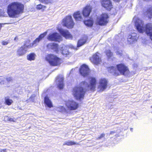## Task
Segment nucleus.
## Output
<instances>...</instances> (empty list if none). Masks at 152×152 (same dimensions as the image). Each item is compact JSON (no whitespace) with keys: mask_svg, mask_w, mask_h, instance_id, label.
<instances>
[{"mask_svg":"<svg viewBox=\"0 0 152 152\" xmlns=\"http://www.w3.org/2000/svg\"><path fill=\"white\" fill-rule=\"evenodd\" d=\"M89 85L85 81H83L79 83V86L74 87L72 90V94L77 100H80L84 98L86 91L89 90L95 91L97 83L96 78L94 77L89 78Z\"/></svg>","mask_w":152,"mask_h":152,"instance_id":"f257e3e1","label":"nucleus"},{"mask_svg":"<svg viewBox=\"0 0 152 152\" xmlns=\"http://www.w3.org/2000/svg\"><path fill=\"white\" fill-rule=\"evenodd\" d=\"M24 5L21 2L18 1L12 2L7 6V12L11 18H16L24 12Z\"/></svg>","mask_w":152,"mask_h":152,"instance_id":"f03ea898","label":"nucleus"},{"mask_svg":"<svg viewBox=\"0 0 152 152\" xmlns=\"http://www.w3.org/2000/svg\"><path fill=\"white\" fill-rule=\"evenodd\" d=\"M108 72L115 76L121 75L127 76L130 74L128 67L124 63H120L116 65V67L110 66L107 68Z\"/></svg>","mask_w":152,"mask_h":152,"instance_id":"7ed1b4c3","label":"nucleus"},{"mask_svg":"<svg viewBox=\"0 0 152 152\" xmlns=\"http://www.w3.org/2000/svg\"><path fill=\"white\" fill-rule=\"evenodd\" d=\"M45 59L51 66H59L62 61L61 58L53 54H47L45 57Z\"/></svg>","mask_w":152,"mask_h":152,"instance_id":"20e7f679","label":"nucleus"},{"mask_svg":"<svg viewBox=\"0 0 152 152\" xmlns=\"http://www.w3.org/2000/svg\"><path fill=\"white\" fill-rule=\"evenodd\" d=\"M109 16L107 13H102L99 17L97 18L96 22V24L100 26H105L109 22Z\"/></svg>","mask_w":152,"mask_h":152,"instance_id":"39448f33","label":"nucleus"},{"mask_svg":"<svg viewBox=\"0 0 152 152\" xmlns=\"http://www.w3.org/2000/svg\"><path fill=\"white\" fill-rule=\"evenodd\" d=\"M63 26L68 28H72L74 25V23L71 15L66 16L62 20Z\"/></svg>","mask_w":152,"mask_h":152,"instance_id":"423d86ee","label":"nucleus"},{"mask_svg":"<svg viewBox=\"0 0 152 152\" xmlns=\"http://www.w3.org/2000/svg\"><path fill=\"white\" fill-rule=\"evenodd\" d=\"M79 71L80 75L84 77H87L90 72L88 66L85 64H83L80 66Z\"/></svg>","mask_w":152,"mask_h":152,"instance_id":"0eeeda50","label":"nucleus"},{"mask_svg":"<svg viewBox=\"0 0 152 152\" xmlns=\"http://www.w3.org/2000/svg\"><path fill=\"white\" fill-rule=\"evenodd\" d=\"M65 104L67 109L70 110H75L79 107V104L73 100H68L66 101Z\"/></svg>","mask_w":152,"mask_h":152,"instance_id":"6e6552de","label":"nucleus"},{"mask_svg":"<svg viewBox=\"0 0 152 152\" xmlns=\"http://www.w3.org/2000/svg\"><path fill=\"white\" fill-rule=\"evenodd\" d=\"M30 41L29 40L26 41L23 45L21 46L18 48L17 50V55L18 56H22L26 53L27 50L26 48H30V47H27V46L28 45H26L30 43Z\"/></svg>","mask_w":152,"mask_h":152,"instance_id":"1a4fd4ad","label":"nucleus"},{"mask_svg":"<svg viewBox=\"0 0 152 152\" xmlns=\"http://www.w3.org/2000/svg\"><path fill=\"white\" fill-rule=\"evenodd\" d=\"M100 3L102 7L108 11H110L113 8L111 0H100Z\"/></svg>","mask_w":152,"mask_h":152,"instance_id":"9d476101","label":"nucleus"},{"mask_svg":"<svg viewBox=\"0 0 152 152\" xmlns=\"http://www.w3.org/2000/svg\"><path fill=\"white\" fill-rule=\"evenodd\" d=\"M48 39L50 41L60 42L62 40L61 36L57 33L54 32L50 34Z\"/></svg>","mask_w":152,"mask_h":152,"instance_id":"9b49d317","label":"nucleus"},{"mask_svg":"<svg viewBox=\"0 0 152 152\" xmlns=\"http://www.w3.org/2000/svg\"><path fill=\"white\" fill-rule=\"evenodd\" d=\"M99 54V53L96 52L93 54L90 58V60L92 63L96 65H98L100 64L101 62V59Z\"/></svg>","mask_w":152,"mask_h":152,"instance_id":"f8f14e48","label":"nucleus"},{"mask_svg":"<svg viewBox=\"0 0 152 152\" xmlns=\"http://www.w3.org/2000/svg\"><path fill=\"white\" fill-rule=\"evenodd\" d=\"M107 81L105 78H101L99 81L98 88L101 91H104L107 88Z\"/></svg>","mask_w":152,"mask_h":152,"instance_id":"ddd939ff","label":"nucleus"},{"mask_svg":"<svg viewBox=\"0 0 152 152\" xmlns=\"http://www.w3.org/2000/svg\"><path fill=\"white\" fill-rule=\"evenodd\" d=\"M92 7L90 5H87L83 9L82 11V14L85 18L88 17L91 12Z\"/></svg>","mask_w":152,"mask_h":152,"instance_id":"4468645a","label":"nucleus"},{"mask_svg":"<svg viewBox=\"0 0 152 152\" xmlns=\"http://www.w3.org/2000/svg\"><path fill=\"white\" fill-rule=\"evenodd\" d=\"M47 32L45 31L42 34H41L38 38L36 39L32 43H30L27 46V47H31L34 45L36 44L42 39L47 34Z\"/></svg>","mask_w":152,"mask_h":152,"instance_id":"2eb2a0df","label":"nucleus"},{"mask_svg":"<svg viewBox=\"0 0 152 152\" xmlns=\"http://www.w3.org/2000/svg\"><path fill=\"white\" fill-rule=\"evenodd\" d=\"M58 31L60 34L65 38L71 39H72V35L69 33L68 30L60 28L59 29Z\"/></svg>","mask_w":152,"mask_h":152,"instance_id":"dca6fc26","label":"nucleus"},{"mask_svg":"<svg viewBox=\"0 0 152 152\" xmlns=\"http://www.w3.org/2000/svg\"><path fill=\"white\" fill-rule=\"evenodd\" d=\"M64 78L61 76H58L56 78V81L58 82L57 85L58 87L60 89H63L64 84Z\"/></svg>","mask_w":152,"mask_h":152,"instance_id":"f3484780","label":"nucleus"},{"mask_svg":"<svg viewBox=\"0 0 152 152\" xmlns=\"http://www.w3.org/2000/svg\"><path fill=\"white\" fill-rule=\"evenodd\" d=\"M47 48L48 49L54 50L56 53L58 51V45L57 44L54 43H49L47 45Z\"/></svg>","mask_w":152,"mask_h":152,"instance_id":"a211bd4d","label":"nucleus"},{"mask_svg":"<svg viewBox=\"0 0 152 152\" xmlns=\"http://www.w3.org/2000/svg\"><path fill=\"white\" fill-rule=\"evenodd\" d=\"M73 16L76 21H80L83 19L80 12L79 11L74 12Z\"/></svg>","mask_w":152,"mask_h":152,"instance_id":"6ab92c4d","label":"nucleus"},{"mask_svg":"<svg viewBox=\"0 0 152 152\" xmlns=\"http://www.w3.org/2000/svg\"><path fill=\"white\" fill-rule=\"evenodd\" d=\"M44 103L49 108H51L53 107L51 102L47 96H46L44 98Z\"/></svg>","mask_w":152,"mask_h":152,"instance_id":"aec40b11","label":"nucleus"},{"mask_svg":"<svg viewBox=\"0 0 152 152\" xmlns=\"http://www.w3.org/2000/svg\"><path fill=\"white\" fill-rule=\"evenodd\" d=\"M146 12L147 16L149 19L152 18V7H150L147 8Z\"/></svg>","mask_w":152,"mask_h":152,"instance_id":"412c9836","label":"nucleus"},{"mask_svg":"<svg viewBox=\"0 0 152 152\" xmlns=\"http://www.w3.org/2000/svg\"><path fill=\"white\" fill-rule=\"evenodd\" d=\"M84 24L88 27H92L93 24V20L92 19H88L84 21Z\"/></svg>","mask_w":152,"mask_h":152,"instance_id":"4be33fe9","label":"nucleus"},{"mask_svg":"<svg viewBox=\"0 0 152 152\" xmlns=\"http://www.w3.org/2000/svg\"><path fill=\"white\" fill-rule=\"evenodd\" d=\"M36 55L33 53H31L27 55V59L30 61L34 60L35 58Z\"/></svg>","mask_w":152,"mask_h":152,"instance_id":"5701e85b","label":"nucleus"},{"mask_svg":"<svg viewBox=\"0 0 152 152\" xmlns=\"http://www.w3.org/2000/svg\"><path fill=\"white\" fill-rule=\"evenodd\" d=\"M129 38L131 39V41L132 42H136L138 39V37L137 35L135 33H132L131 35L129 36Z\"/></svg>","mask_w":152,"mask_h":152,"instance_id":"b1692460","label":"nucleus"},{"mask_svg":"<svg viewBox=\"0 0 152 152\" xmlns=\"http://www.w3.org/2000/svg\"><path fill=\"white\" fill-rule=\"evenodd\" d=\"M13 102V101L11 99H10V97L7 96L4 98V104L7 105H11Z\"/></svg>","mask_w":152,"mask_h":152,"instance_id":"393cba45","label":"nucleus"},{"mask_svg":"<svg viewBox=\"0 0 152 152\" xmlns=\"http://www.w3.org/2000/svg\"><path fill=\"white\" fill-rule=\"evenodd\" d=\"M86 42V39L82 38L79 39L77 42V47H78L81 46L85 44Z\"/></svg>","mask_w":152,"mask_h":152,"instance_id":"a878e982","label":"nucleus"},{"mask_svg":"<svg viewBox=\"0 0 152 152\" xmlns=\"http://www.w3.org/2000/svg\"><path fill=\"white\" fill-rule=\"evenodd\" d=\"M47 8L46 6L42 5L41 4H39L37 5L36 7V9L38 10H41L42 12L45 10Z\"/></svg>","mask_w":152,"mask_h":152,"instance_id":"bb28decb","label":"nucleus"},{"mask_svg":"<svg viewBox=\"0 0 152 152\" xmlns=\"http://www.w3.org/2000/svg\"><path fill=\"white\" fill-rule=\"evenodd\" d=\"M105 53L108 58H110L113 56V53L110 50H106L105 51Z\"/></svg>","mask_w":152,"mask_h":152,"instance_id":"cd10ccee","label":"nucleus"},{"mask_svg":"<svg viewBox=\"0 0 152 152\" xmlns=\"http://www.w3.org/2000/svg\"><path fill=\"white\" fill-rule=\"evenodd\" d=\"M78 143L72 141H68L65 142L63 144L64 145H66L67 146H71L75 145H78Z\"/></svg>","mask_w":152,"mask_h":152,"instance_id":"c85d7f7f","label":"nucleus"},{"mask_svg":"<svg viewBox=\"0 0 152 152\" xmlns=\"http://www.w3.org/2000/svg\"><path fill=\"white\" fill-rule=\"evenodd\" d=\"M61 53L63 55L67 56L69 54V52L66 49H63L62 50Z\"/></svg>","mask_w":152,"mask_h":152,"instance_id":"c756f323","label":"nucleus"},{"mask_svg":"<svg viewBox=\"0 0 152 152\" xmlns=\"http://www.w3.org/2000/svg\"><path fill=\"white\" fill-rule=\"evenodd\" d=\"M40 2L45 4H48L51 3L50 0H39Z\"/></svg>","mask_w":152,"mask_h":152,"instance_id":"7c9ffc66","label":"nucleus"},{"mask_svg":"<svg viewBox=\"0 0 152 152\" xmlns=\"http://www.w3.org/2000/svg\"><path fill=\"white\" fill-rule=\"evenodd\" d=\"M58 108L60 110L59 111L60 112H66V109L64 106H60L58 107Z\"/></svg>","mask_w":152,"mask_h":152,"instance_id":"2f4dec72","label":"nucleus"},{"mask_svg":"<svg viewBox=\"0 0 152 152\" xmlns=\"http://www.w3.org/2000/svg\"><path fill=\"white\" fill-rule=\"evenodd\" d=\"M105 136V134L104 133H102L100 136L97 138V139L100 140L102 138L104 137Z\"/></svg>","mask_w":152,"mask_h":152,"instance_id":"473e14b6","label":"nucleus"},{"mask_svg":"<svg viewBox=\"0 0 152 152\" xmlns=\"http://www.w3.org/2000/svg\"><path fill=\"white\" fill-rule=\"evenodd\" d=\"M9 40L7 41H2L1 42L2 45H5L8 44L9 43Z\"/></svg>","mask_w":152,"mask_h":152,"instance_id":"72a5a7b5","label":"nucleus"},{"mask_svg":"<svg viewBox=\"0 0 152 152\" xmlns=\"http://www.w3.org/2000/svg\"><path fill=\"white\" fill-rule=\"evenodd\" d=\"M7 121L10 122H14L15 121L14 119V118L11 117H8L7 119Z\"/></svg>","mask_w":152,"mask_h":152,"instance_id":"f704fd0d","label":"nucleus"},{"mask_svg":"<svg viewBox=\"0 0 152 152\" xmlns=\"http://www.w3.org/2000/svg\"><path fill=\"white\" fill-rule=\"evenodd\" d=\"M116 53L117 55H119L120 56H122L123 54L122 51H117L116 52Z\"/></svg>","mask_w":152,"mask_h":152,"instance_id":"c9c22d12","label":"nucleus"},{"mask_svg":"<svg viewBox=\"0 0 152 152\" xmlns=\"http://www.w3.org/2000/svg\"><path fill=\"white\" fill-rule=\"evenodd\" d=\"M0 152H7V149H1L0 150Z\"/></svg>","mask_w":152,"mask_h":152,"instance_id":"e433bc0d","label":"nucleus"},{"mask_svg":"<svg viewBox=\"0 0 152 152\" xmlns=\"http://www.w3.org/2000/svg\"><path fill=\"white\" fill-rule=\"evenodd\" d=\"M4 25L3 23H0V30H1L2 27V25Z\"/></svg>","mask_w":152,"mask_h":152,"instance_id":"4c0bfd02","label":"nucleus"},{"mask_svg":"<svg viewBox=\"0 0 152 152\" xmlns=\"http://www.w3.org/2000/svg\"><path fill=\"white\" fill-rule=\"evenodd\" d=\"M115 133V132L114 131H111L110 132V134H114Z\"/></svg>","mask_w":152,"mask_h":152,"instance_id":"58836bf2","label":"nucleus"},{"mask_svg":"<svg viewBox=\"0 0 152 152\" xmlns=\"http://www.w3.org/2000/svg\"><path fill=\"white\" fill-rule=\"evenodd\" d=\"M18 39V37H15V38H14V40H15L16 39Z\"/></svg>","mask_w":152,"mask_h":152,"instance_id":"ea45409f","label":"nucleus"},{"mask_svg":"<svg viewBox=\"0 0 152 152\" xmlns=\"http://www.w3.org/2000/svg\"><path fill=\"white\" fill-rule=\"evenodd\" d=\"M151 112L152 113V106L151 107Z\"/></svg>","mask_w":152,"mask_h":152,"instance_id":"a19ab883","label":"nucleus"},{"mask_svg":"<svg viewBox=\"0 0 152 152\" xmlns=\"http://www.w3.org/2000/svg\"><path fill=\"white\" fill-rule=\"evenodd\" d=\"M1 107V106H0V109Z\"/></svg>","mask_w":152,"mask_h":152,"instance_id":"79ce46f5","label":"nucleus"},{"mask_svg":"<svg viewBox=\"0 0 152 152\" xmlns=\"http://www.w3.org/2000/svg\"><path fill=\"white\" fill-rule=\"evenodd\" d=\"M1 104L0 103V104Z\"/></svg>","mask_w":152,"mask_h":152,"instance_id":"37998d69","label":"nucleus"}]
</instances>
